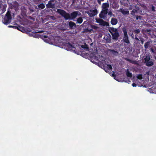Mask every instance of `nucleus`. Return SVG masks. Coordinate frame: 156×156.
Masks as SVG:
<instances>
[{
    "instance_id": "7c9ffc66",
    "label": "nucleus",
    "mask_w": 156,
    "mask_h": 156,
    "mask_svg": "<svg viewBox=\"0 0 156 156\" xmlns=\"http://www.w3.org/2000/svg\"><path fill=\"white\" fill-rule=\"evenodd\" d=\"M137 78L140 80H141L142 79V76L141 74L137 76Z\"/></svg>"
},
{
    "instance_id": "dca6fc26",
    "label": "nucleus",
    "mask_w": 156,
    "mask_h": 156,
    "mask_svg": "<svg viewBox=\"0 0 156 156\" xmlns=\"http://www.w3.org/2000/svg\"><path fill=\"white\" fill-rule=\"evenodd\" d=\"M143 31L144 33L147 34H150V33L152 32V30L150 28H145L143 30Z\"/></svg>"
},
{
    "instance_id": "4be33fe9",
    "label": "nucleus",
    "mask_w": 156,
    "mask_h": 156,
    "mask_svg": "<svg viewBox=\"0 0 156 156\" xmlns=\"http://www.w3.org/2000/svg\"><path fill=\"white\" fill-rule=\"evenodd\" d=\"M81 47L83 48L86 49L87 50H88L89 49L88 45L86 43H85L84 45H81Z\"/></svg>"
},
{
    "instance_id": "0eeeda50",
    "label": "nucleus",
    "mask_w": 156,
    "mask_h": 156,
    "mask_svg": "<svg viewBox=\"0 0 156 156\" xmlns=\"http://www.w3.org/2000/svg\"><path fill=\"white\" fill-rule=\"evenodd\" d=\"M103 69L105 72H108L109 71L111 70L112 69V67L111 65H107L106 66L104 65Z\"/></svg>"
},
{
    "instance_id": "c85d7f7f",
    "label": "nucleus",
    "mask_w": 156,
    "mask_h": 156,
    "mask_svg": "<svg viewBox=\"0 0 156 156\" xmlns=\"http://www.w3.org/2000/svg\"><path fill=\"white\" fill-rule=\"evenodd\" d=\"M92 30V29L89 30L88 28H85L84 29L83 32H84L87 33L89 32H90Z\"/></svg>"
},
{
    "instance_id": "f03ea898",
    "label": "nucleus",
    "mask_w": 156,
    "mask_h": 156,
    "mask_svg": "<svg viewBox=\"0 0 156 156\" xmlns=\"http://www.w3.org/2000/svg\"><path fill=\"white\" fill-rule=\"evenodd\" d=\"M11 19L12 16L11 12L10 11H8L5 16L4 18L2 20V22L4 24L7 25L11 22Z\"/></svg>"
},
{
    "instance_id": "e433bc0d",
    "label": "nucleus",
    "mask_w": 156,
    "mask_h": 156,
    "mask_svg": "<svg viewBox=\"0 0 156 156\" xmlns=\"http://www.w3.org/2000/svg\"><path fill=\"white\" fill-rule=\"evenodd\" d=\"M15 3L16 5V6L18 7L19 6V4L17 2H15Z\"/></svg>"
},
{
    "instance_id": "09e8293b",
    "label": "nucleus",
    "mask_w": 156,
    "mask_h": 156,
    "mask_svg": "<svg viewBox=\"0 0 156 156\" xmlns=\"http://www.w3.org/2000/svg\"><path fill=\"white\" fill-rule=\"evenodd\" d=\"M85 22H86V21L84 22L83 23V24L85 23Z\"/></svg>"
},
{
    "instance_id": "c756f323",
    "label": "nucleus",
    "mask_w": 156,
    "mask_h": 156,
    "mask_svg": "<svg viewBox=\"0 0 156 156\" xmlns=\"http://www.w3.org/2000/svg\"><path fill=\"white\" fill-rule=\"evenodd\" d=\"M6 6H3L2 9V13H3L5 11V10H6Z\"/></svg>"
},
{
    "instance_id": "412c9836",
    "label": "nucleus",
    "mask_w": 156,
    "mask_h": 156,
    "mask_svg": "<svg viewBox=\"0 0 156 156\" xmlns=\"http://www.w3.org/2000/svg\"><path fill=\"white\" fill-rule=\"evenodd\" d=\"M123 40L124 42L127 44L129 43V42L128 39V37H123Z\"/></svg>"
},
{
    "instance_id": "39448f33",
    "label": "nucleus",
    "mask_w": 156,
    "mask_h": 156,
    "mask_svg": "<svg viewBox=\"0 0 156 156\" xmlns=\"http://www.w3.org/2000/svg\"><path fill=\"white\" fill-rule=\"evenodd\" d=\"M108 11V10L102 9L99 14V16L101 18L105 19L107 16V15Z\"/></svg>"
},
{
    "instance_id": "9b49d317",
    "label": "nucleus",
    "mask_w": 156,
    "mask_h": 156,
    "mask_svg": "<svg viewBox=\"0 0 156 156\" xmlns=\"http://www.w3.org/2000/svg\"><path fill=\"white\" fill-rule=\"evenodd\" d=\"M68 25L69 26V28L71 30L75 29L76 27V23L72 21L69 22Z\"/></svg>"
},
{
    "instance_id": "6ab92c4d",
    "label": "nucleus",
    "mask_w": 156,
    "mask_h": 156,
    "mask_svg": "<svg viewBox=\"0 0 156 156\" xmlns=\"http://www.w3.org/2000/svg\"><path fill=\"white\" fill-rule=\"evenodd\" d=\"M150 44V41H147L144 44V47L145 49L148 48Z\"/></svg>"
},
{
    "instance_id": "f257e3e1",
    "label": "nucleus",
    "mask_w": 156,
    "mask_h": 156,
    "mask_svg": "<svg viewBox=\"0 0 156 156\" xmlns=\"http://www.w3.org/2000/svg\"><path fill=\"white\" fill-rule=\"evenodd\" d=\"M108 30L112 35L113 39L117 40L120 36L118 29L113 27H109Z\"/></svg>"
},
{
    "instance_id": "4468645a",
    "label": "nucleus",
    "mask_w": 156,
    "mask_h": 156,
    "mask_svg": "<svg viewBox=\"0 0 156 156\" xmlns=\"http://www.w3.org/2000/svg\"><path fill=\"white\" fill-rule=\"evenodd\" d=\"M109 5L108 3H103L102 5V9L108 10V8L109 7Z\"/></svg>"
},
{
    "instance_id": "1a4fd4ad",
    "label": "nucleus",
    "mask_w": 156,
    "mask_h": 156,
    "mask_svg": "<svg viewBox=\"0 0 156 156\" xmlns=\"http://www.w3.org/2000/svg\"><path fill=\"white\" fill-rule=\"evenodd\" d=\"M79 12L77 11H74L71 13L70 14L71 19H73L77 17L78 15H79Z\"/></svg>"
},
{
    "instance_id": "7ed1b4c3",
    "label": "nucleus",
    "mask_w": 156,
    "mask_h": 156,
    "mask_svg": "<svg viewBox=\"0 0 156 156\" xmlns=\"http://www.w3.org/2000/svg\"><path fill=\"white\" fill-rule=\"evenodd\" d=\"M57 12L59 13L61 15L64 17L66 20L71 18L70 15L69 13H67L65 11L63 10L58 9Z\"/></svg>"
},
{
    "instance_id": "bb28decb",
    "label": "nucleus",
    "mask_w": 156,
    "mask_h": 156,
    "mask_svg": "<svg viewBox=\"0 0 156 156\" xmlns=\"http://www.w3.org/2000/svg\"><path fill=\"white\" fill-rule=\"evenodd\" d=\"M126 59L127 61L132 64H135L136 63V62L134 61L131 60L129 58H126Z\"/></svg>"
},
{
    "instance_id": "6e6552de",
    "label": "nucleus",
    "mask_w": 156,
    "mask_h": 156,
    "mask_svg": "<svg viewBox=\"0 0 156 156\" xmlns=\"http://www.w3.org/2000/svg\"><path fill=\"white\" fill-rule=\"evenodd\" d=\"M97 22L100 23L101 25L103 26H108L109 25V23L107 22L104 21L102 19H99L97 21Z\"/></svg>"
},
{
    "instance_id": "a18cd8bd",
    "label": "nucleus",
    "mask_w": 156,
    "mask_h": 156,
    "mask_svg": "<svg viewBox=\"0 0 156 156\" xmlns=\"http://www.w3.org/2000/svg\"><path fill=\"white\" fill-rule=\"evenodd\" d=\"M62 30L64 31V30H66L65 29L63 28V29H62Z\"/></svg>"
},
{
    "instance_id": "ddd939ff",
    "label": "nucleus",
    "mask_w": 156,
    "mask_h": 156,
    "mask_svg": "<svg viewBox=\"0 0 156 156\" xmlns=\"http://www.w3.org/2000/svg\"><path fill=\"white\" fill-rule=\"evenodd\" d=\"M118 22L117 20L114 18H112L111 19V23L112 25H116Z\"/></svg>"
},
{
    "instance_id": "72a5a7b5",
    "label": "nucleus",
    "mask_w": 156,
    "mask_h": 156,
    "mask_svg": "<svg viewBox=\"0 0 156 156\" xmlns=\"http://www.w3.org/2000/svg\"><path fill=\"white\" fill-rule=\"evenodd\" d=\"M91 26H92V28H94L95 29H96L97 28V27L95 26L92 25Z\"/></svg>"
},
{
    "instance_id": "79ce46f5",
    "label": "nucleus",
    "mask_w": 156,
    "mask_h": 156,
    "mask_svg": "<svg viewBox=\"0 0 156 156\" xmlns=\"http://www.w3.org/2000/svg\"><path fill=\"white\" fill-rule=\"evenodd\" d=\"M135 39L137 41H139V39L136 37H135Z\"/></svg>"
},
{
    "instance_id": "4c0bfd02",
    "label": "nucleus",
    "mask_w": 156,
    "mask_h": 156,
    "mask_svg": "<svg viewBox=\"0 0 156 156\" xmlns=\"http://www.w3.org/2000/svg\"><path fill=\"white\" fill-rule=\"evenodd\" d=\"M140 41L142 44H143L144 43V39L143 38L141 39Z\"/></svg>"
},
{
    "instance_id": "f704fd0d",
    "label": "nucleus",
    "mask_w": 156,
    "mask_h": 156,
    "mask_svg": "<svg viewBox=\"0 0 156 156\" xmlns=\"http://www.w3.org/2000/svg\"><path fill=\"white\" fill-rule=\"evenodd\" d=\"M132 86H133V87H136V85H136V83H133L132 84Z\"/></svg>"
},
{
    "instance_id": "f3484780",
    "label": "nucleus",
    "mask_w": 156,
    "mask_h": 156,
    "mask_svg": "<svg viewBox=\"0 0 156 156\" xmlns=\"http://www.w3.org/2000/svg\"><path fill=\"white\" fill-rule=\"evenodd\" d=\"M110 51L112 53V54L115 56H117L119 54V53L117 51H115L114 50L111 49L110 50Z\"/></svg>"
},
{
    "instance_id": "a19ab883",
    "label": "nucleus",
    "mask_w": 156,
    "mask_h": 156,
    "mask_svg": "<svg viewBox=\"0 0 156 156\" xmlns=\"http://www.w3.org/2000/svg\"><path fill=\"white\" fill-rule=\"evenodd\" d=\"M42 36L43 37H44V38H47L48 37V36H47L46 35H44V36Z\"/></svg>"
},
{
    "instance_id": "58836bf2",
    "label": "nucleus",
    "mask_w": 156,
    "mask_h": 156,
    "mask_svg": "<svg viewBox=\"0 0 156 156\" xmlns=\"http://www.w3.org/2000/svg\"><path fill=\"white\" fill-rule=\"evenodd\" d=\"M101 0H97V2L100 5L101 4Z\"/></svg>"
},
{
    "instance_id": "c9c22d12",
    "label": "nucleus",
    "mask_w": 156,
    "mask_h": 156,
    "mask_svg": "<svg viewBox=\"0 0 156 156\" xmlns=\"http://www.w3.org/2000/svg\"><path fill=\"white\" fill-rule=\"evenodd\" d=\"M141 16H137L136 17V19L138 20V19H141Z\"/></svg>"
},
{
    "instance_id": "a211bd4d",
    "label": "nucleus",
    "mask_w": 156,
    "mask_h": 156,
    "mask_svg": "<svg viewBox=\"0 0 156 156\" xmlns=\"http://www.w3.org/2000/svg\"><path fill=\"white\" fill-rule=\"evenodd\" d=\"M126 75L127 76L129 77H131L132 76V73L130 72L128 69H127L126 70Z\"/></svg>"
},
{
    "instance_id": "ea45409f",
    "label": "nucleus",
    "mask_w": 156,
    "mask_h": 156,
    "mask_svg": "<svg viewBox=\"0 0 156 156\" xmlns=\"http://www.w3.org/2000/svg\"><path fill=\"white\" fill-rule=\"evenodd\" d=\"M151 51L153 53H154V49L152 48H151Z\"/></svg>"
},
{
    "instance_id": "a878e982",
    "label": "nucleus",
    "mask_w": 156,
    "mask_h": 156,
    "mask_svg": "<svg viewBox=\"0 0 156 156\" xmlns=\"http://www.w3.org/2000/svg\"><path fill=\"white\" fill-rule=\"evenodd\" d=\"M137 13V10L136 9H133V10L131 11V14L133 15H134L135 13Z\"/></svg>"
},
{
    "instance_id": "20e7f679",
    "label": "nucleus",
    "mask_w": 156,
    "mask_h": 156,
    "mask_svg": "<svg viewBox=\"0 0 156 156\" xmlns=\"http://www.w3.org/2000/svg\"><path fill=\"white\" fill-rule=\"evenodd\" d=\"M144 63L145 65L147 66H151L154 64V63L152 61V59H150L149 56H146L145 58H144Z\"/></svg>"
},
{
    "instance_id": "b1692460",
    "label": "nucleus",
    "mask_w": 156,
    "mask_h": 156,
    "mask_svg": "<svg viewBox=\"0 0 156 156\" xmlns=\"http://www.w3.org/2000/svg\"><path fill=\"white\" fill-rule=\"evenodd\" d=\"M123 31L124 33V36L123 37H127L128 36L127 30L126 29H123Z\"/></svg>"
},
{
    "instance_id": "2eb2a0df",
    "label": "nucleus",
    "mask_w": 156,
    "mask_h": 156,
    "mask_svg": "<svg viewBox=\"0 0 156 156\" xmlns=\"http://www.w3.org/2000/svg\"><path fill=\"white\" fill-rule=\"evenodd\" d=\"M121 12L124 15L129 14V12L128 10H126L123 9H121Z\"/></svg>"
},
{
    "instance_id": "8fccbe9b",
    "label": "nucleus",
    "mask_w": 156,
    "mask_h": 156,
    "mask_svg": "<svg viewBox=\"0 0 156 156\" xmlns=\"http://www.w3.org/2000/svg\"><path fill=\"white\" fill-rule=\"evenodd\" d=\"M155 59L156 60V57L155 58Z\"/></svg>"
},
{
    "instance_id": "37998d69",
    "label": "nucleus",
    "mask_w": 156,
    "mask_h": 156,
    "mask_svg": "<svg viewBox=\"0 0 156 156\" xmlns=\"http://www.w3.org/2000/svg\"><path fill=\"white\" fill-rule=\"evenodd\" d=\"M43 32H44V31H40L38 32V33H42Z\"/></svg>"
},
{
    "instance_id": "423d86ee",
    "label": "nucleus",
    "mask_w": 156,
    "mask_h": 156,
    "mask_svg": "<svg viewBox=\"0 0 156 156\" xmlns=\"http://www.w3.org/2000/svg\"><path fill=\"white\" fill-rule=\"evenodd\" d=\"M64 45L65 46V48L68 51L73 50L74 51L76 49V48L73 45L69 43H65Z\"/></svg>"
},
{
    "instance_id": "de8ad7c7",
    "label": "nucleus",
    "mask_w": 156,
    "mask_h": 156,
    "mask_svg": "<svg viewBox=\"0 0 156 156\" xmlns=\"http://www.w3.org/2000/svg\"><path fill=\"white\" fill-rule=\"evenodd\" d=\"M155 51H156V48H155Z\"/></svg>"
},
{
    "instance_id": "f8f14e48",
    "label": "nucleus",
    "mask_w": 156,
    "mask_h": 156,
    "mask_svg": "<svg viewBox=\"0 0 156 156\" xmlns=\"http://www.w3.org/2000/svg\"><path fill=\"white\" fill-rule=\"evenodd\" d=\"M98 13L97 9H95L92 11H90V12L88 14L90 17H92L96 15Z\"/></svg>"
},
{
    "instance_id": "2f4dec72",
    "label": "nucleus",
    "mask_w": 156,
    "mask_h": 156,
    "mask_svg": "<svg viewBox=\"0 0 156 156\" xmlns=\"http://www.w3.org/2000/svg\"><path fill=\"white\" fill-rule=\"evenodd\" d=\"M108 15H110V16H111L112 15L114 16V15L113 14L112 12L111 11H110L109 12L108 11Z\"/></svg>"
},
{
    "instance_id": "393cba45",
    "label": "nucleus",
    "mask_w": 156,
    "mask_h": 156,
    "mask_svg": "<svg viewBox=\"0 0 156 156\" xmlns=\"http://www.w3.org/2000/svg\"><path fill=\"white\" fill-rule=\"evenodd\" d=\"M8 27L10 28H14L16 29L19 30H20L19 28H20V26H19V27H18L16 26H9Z\"/></svg>"
},
{
    "instance_id": "473e14b6",
    "label": "nucleus",
    "mask_w": 156,
    "mask_h": 156,
    "mask_svg": "<svg viewBox=\"0 0 156 156\" xmlns=\"http://www.w3.org/2000/svg\"><path fill=\"white\" fill-rule=\"evenodd\" d=\"M151 9H152V10L154 12L155 11V7L154 6L152 5V7H151Z\"/></svg>"
},
{
    "instance_id": "cd10ccee",
    "label": "nucleus",
    "mask_w": 156,
    "mask_h": 156,
    "mask_svg": "<svg viewBox=\"0 0 156 156\" xmlns=\"http://www.w3.org/2000/svg\"><path fill=\"white\" fill-rule=\"evenodd\" d=\"M140 29H136L134 30V32L135 34H136L140 33Z\"/></svg>"
},
{
    "instance_id": "49530a36",
    "label": "nucleus",
    "mask_w": 156,
    "mask_h": 156,
    "mask_svg": "<svg viewBox=\"0 0 156 156\" xmlns=\"http://www.w3.org/2000/svg\"><path fill=\"white\" fill-rule=\"evenodd\" d=\"M104 0H101V1H104Z\"/></svg>"
},
{
    "instance_id": "9d476101",
    "label": "nucleus",
    "mask_w": 156,
    "mask_h": 156,
    "mask_svg": "<svg viewBox=\"0 0 156 156\" xmlns=\"http://www.w3.org/2000/svg\"><path fill=\"white\" fill-rule=\"evenodd\" d=\"M53 1H49L48 3L46 5V6L48 8H54L55 7V4L52 2Z\"/></svg>"
},
{
    "instance_id": "5701e85b",
    "label": "nucleus",
    "mask_w": 156,
    "mask_h": 156,
    "mask_svg": "<svg viewBox=\"0 0 156 156\" xmlns=\"http://www.w3.org/2000/svg\"><path fill=\"white\" fill-rule=\"evenodd\" d=\"M38 7L39 8L43 9L45 7V5L43 3H41L38 5Z\"/></svg>"
},
{
    "instance_id": "aec40b11",
    "label": "nucleus",
    "mask_w": 156,
    "mask_h": 156,
    "mask_svg": "<svg viewBox=\"0 0 156 156\" xmlns=\"http://www.w3.org/2000/svg\"><path fill=\"white\" fill-rule=\"evenodd\" d=\"M83 21V19L82 17H80L77 18L76 21V23L80 24L82 23Z\"/></svg>"
},
{
    "instance_id": "c03bdc74",
    "label": "nucleus",
    "mask_w": 156,
    "mask_h": 156,
    "mask_svg": "<svg viewBox=\"0 0 156 156\" xmlns=\"http://www.w3.org/2000/svg\"><path fill=\"white\" fill-rule=\"evenodd\" d=\"M129 10H131V9H132V8H131V7H129Z\"/></svg>"
}]
</instances>
